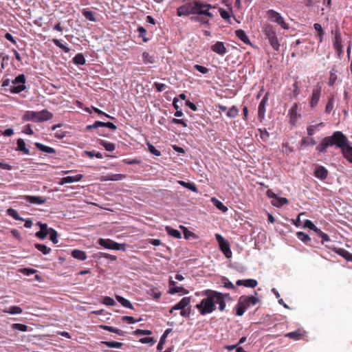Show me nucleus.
<instances>
[{"label": "nucleus", "instance_id": "nucleus-1", "mask_svg": "<svg viewBox=\"0 0 352 352\" xmlns=\"http://www.w3.org/2000/svg\"><path fill=\"white\" fill-rule=\"evenodd\" d=\"M202 296H205L195 307L201 315L213 312L216 309V304L219 305V309L223 311L226 309V300L230 298L229 294H223L212 289H206L202 292Z\"/></svg>", "mask_w": 352, "mask_h": 352}, {"label": "nucleus", "instance_id": "nucleus-2", "mask_svg": "<svg viewBox=\"0 0 352 352\" xmlns=\"http://www.w3.org/2000/svg\"><path fill=\"white\" fill-rule=\"evenodd\" d=\"M215 7L209 3H203L199 0H194L177 8L178 16H188L190 14H205L212 19L214 14L210 12V8Z\"/></svg>", "mask_w": 352, "mask_h": 352}, {"label": "nucleus", "instance_id": "nucleus-3", "mask_svg": "<svg viewBox=\"0 0 352 352\" xmlns=\"http://www.w3.org/2000/svg\"><path fill=\"white\" fill-rule=\"evenodd\" d=\"M53 114L47 109L40 111H27L23 116V121H32L34 122H41L51 120Z\"/></svg>", "mask_w": 352, "mask_h": 352}, {"label": "nucleus", "instance_id": "nucleus-4", "mask_svg": "<svg viewBox=\"0 0 352 352\" xmlns=\"http://www.w3.org/2000/svg\"><path fill=\"white\" fill-rule=\"evenodd\" d=\"M259 299L254 296H241L235 306L236 314L239 316L243 315L246 309L256 305Z\"/></svg>", "mask_w": 352, "mask_h": 352}, {"label": "nucleus", "instance_id": "nucleus-5", "mask_svg": "<svg viewBox=\"0 0 352 352\" xmlns=\"http://www.w3.org/2000/svg\"><path fill=\"white\" fill-rule=\"evenodd\" d=\"M325 138L329 146H336L342 151L349 142L347 138L341 131H336L332 135Z\"/></svg>", "mask_w": 352, "mask_h": 352}, {"label": "nucleus", "instance_id": "nucleus-6", "mask_svg": "<svg viewBox=\"0 0 352 352\" xmlns=\"http://www.w3.org/2000/svg\"><path fill=\"white\" fill-rule=\"evenodd\" d=\"M263 32L272 48L276 51H278L280 48V43L273 26L270 24L265 25L263 28Z\"/></svg>", "mask_w": 352, "mask_h": 352}, {"label": "nucleus", "instance_id": "nucleus-7", "mask_svg": "<svg viewBox=\"0 0 352 352\" xmlns=\"http://www.w3.org/2000/svg\"><path fill=\"white\" fill-rule=\"evenodd\" d=\"M98 244L109 250H122L124 252L126 250V245L125 243H118L109 239H99Z\"/></svg>", "mask_w": 352, "mask_h": 352}, {"label": "nucleus", "instance_id": "nucleus-8", "mask_svg": "<svg viewBox=\"0 0 352 352\" xmlns=\"http://www.w3.org/2000/svg\"><path fill=\"white\" fill-rule=\"evenodd\" d=\"M267 15L268 19L278 24L283 29L289 30V25L287 23L282 16L278 12L274 10L270 9L267 11Z\"/></svg>", "mask_w": 352, "mask_h": 352}, {"label": "nucleus", "instance_id": "nucleus-9", "mask_svg": "<svg viewBox=\"0 0 352 352\" xmlns=\"http://www.w3.org/2000/svg\"><path fill=\"white\" fill-rule=\"evenodd\" d=\"M25 76L24 74H19L12 80V86L10 87V92L12 94H19L25 89Z\"/></svg>", "mask_w": 352, "mask_h": 352}, {"label": "nucleus", "instance_id": "nucleus-10", "mask_svg": "<svg viewBox=\"0 0 352 352\" xmlns=\"http://www.w3.org/2000/svg\"><path fill=\"white\" fill-rule=\"evenodd\" d=\"M332 34H333L335 36L333 43V48L335 49L338 57L341 58L343 54V47L342 45V38L340 28L338 25L336 27L335 30L332 31Z\"/></svg>", "mask_w": 352, "mask_h": 352}, {"label": "nucleus", "instance_id": "nucleus-11", "mask_svg": "<svg viewBox=\"0 0 352 352\" xmlns=\"http://www.w3.org/2000/svg\"><path fill=\"white\" fill-rule=\"evenodd\" d=\"M215 238L219 243L221 252L227 258H230L232 256V253L230 250L229 242L226 240L220 234H216Z\"/></svg>", "mask_w": 352, "mask_h": 352}, {"label": "nucleus", "instance_id": "nucleus-12", "mask_svg": "<svg viewBox=\"0 0 352 352\" xmlns=\"http://www.w3.org/2000/svg\"><path fill=\"white\" fill-rule=\"evenodd\" d=\"M322 87L319 85H316L312 90V94L310 98L309 105L311 108H315L320 100L321 96Z\"/></svg>", "mask_w": 352, "mask_h": 352}, {"label": "nucleus", "instance_id": "nucleus-13", "mask_svg": "<svg viewBox=\"0 0 352 352\" xmlns=\"http://www.w3.org/2000/svg\"><path fill=\"white\" fill-rule=\"evenodd\" d=\"M168 285V292L171 294L176 293H182L184 294H186L188 293V291L187 289H186L184 287L182 286H177V283L171 279L169 280Z\"/></svg>", "mask_w": 352, "mask_h": 352}, {"label": "nucleus", "instance_id": "nucleus-14", "mask_svg": "<svg viewBox=\"0 0 352 352\" xmlns=\"http://www.w3.org/2000/svg\"><path fill=\"white\" fill-rule=\"evenodd\" d=\"M99 127H107L113 131H115L117 129V126L113 123L110 122H103L101 121H96L93 124L87 126V129H97Z\"/></svg>", "mask_w": 352, "mask_h": 352}, {"label": "nucleus", "instance_id": "nucleus-15", "mask_svg": "<svg viewBox=\"0 0 352 352\" xmlns=\"http://www.w3.org/2000/svg\"><path fill=\"white\" fill-rule=\"evenodd\" d=\"M298 104L294 103L292 108L289 109L288 116L289 117V123L292 125H295L296 121L300 117V114L298 113Z\"/></svg>", "mask_w": 352, "mask_h": 352}, {"label": "nucleus", "instance_id": "nucleus-16", "mask_svg": "<svg viewBox=\"0 0 352 352\" xmlns=\"http://www.w3.org/2000/svg\"><path fill=\"white\" fill-rule=\"evenodd\" d=\"M268 98L267 96L265 95L262 98L261 101L259 103L258 107V118L261 121L265 118V107L267 103Z\"/></svg>", "mask_w": 352, "mask_h": 352}, {"label": "nucleus", "instance_id": "nucleus-17", "mask_svg": "<svg viewBox=\"0 0 352 352\" xmlns=\"http://www.w3.org/2000/svg\"><path fill=\"white\" fill-rule=\"evenodd\" d=\"M211 50L221 56L224 55L227 52V49L224 43L221 41L216 42L211 46Z\"/></svg>", "mask_w": 352, "mask_h": 352}, {"label": "nucleus", "instance_id": "nucleus-18", "mask_svg": "<svg viewBox=\"0 0 352 352\" xmlns=\"http://www.w3.org/2000/svg\"><path fill=\"white\" fill-rule=\"evenodd\" d=\"M26 201L30 202V204H43L46 202V199L43 197L39 196H31V195H26L24 198Z\"/></svg>", "mask_w": 352, "mask_h": 352}, {"label": "nucleus", "instance_id": "nucleus-19", "mask_svg": "<svg viewBox=\"0 0 352 352\" xmlns=\"http://www.w3.org/2000/svg\"><path fill=\"white\" fill-rule=\"evenodd\" d=\"M82 177H83V175L81 174H78V175H76L74 176H67V177H63L60 179L59 184L63 185V184H67V183L79 182L82 179Z\"/></svg>", "mask_w": 352, "mask_h": 352}, {"label": "nucleus", "instance_id": "nucleus-20", "mask_svg": "<svg viewBox=\"0 0 352 352\" xmlns=\"http://www.w3.org/2000/svg\"><path fill=\"white\" fill-rule=\"evenodd\" d=\"M328 170L322 166L316 167L314 171V176L320 179H324L327 177Z\"/></svg>", "mask_w": 352, "mask_h": 352}, {"label": "nucleus", "instance_id": "nucleus-21", "mask_svg": "<svg viewBox=\"0 0 352 352\" xmlns=\"http://www.w3.org/2000/svg\"><path fill=\"white\" fill-rule=\"evenodd\" d=\"M38 225L40 227V230L36 233V236L40 239H44L47 235L48 234V228L47 226L45 223H42L41 222L38 223Z\"/></svg>", "mask_w": 352, "mask_h": 352}, {"label": "nucleus", "instance_id": "nucleus-22", "mask_svg": "<svg viewBox=\"0 0 352 352\" xmlns=\"http://www.w3.org/2000/svg\"><path fill=\"white\" fill-rule=\"evenodd\" d=\"M238 286H245L246 287L254 288L258 283L254 279L238 280L236 283Z\"/></svg>", "mask_w": 352, "mask_h": 352}, {"label": "nucleus", "instance_id": "nucleus-23", "mask_svg": "<svg viewBox=\"0 0 352 352\" xmlns=\"http://www.w3.org/2000/svg\"><path fill=\"white\" fill-rule=\"evenodd\" d=\"M190 302V297H184L178 303L173 307V309L183 310L189 305Z\"/></svg>", "mask_w": 352, "mask_h": 352}, {"label": "nucleus", "instance_id": "nucleus-24", "mask_svg": "<svg viewBox=\"0 0 352 352\" xmlns=\"http://www.w3.org/2000/svg\"><path fill=\"white\" fill-rule=\"evenodd\" d=\"M190 17V20L195 22H199L201 25H208L209 23V18L205 14H195Z\"/></svg>", "mask_w": 352, "mask_h": 352}, {"label": "nucleus", "instance_id": "nucleus-25", "mask_svg": "<svg viewBox=\"0 0 352 352\" xmlns=\"http://www.w3.org/2000/svg\"><path fill=\"white\" fill-rule=\"evenodd\" d=\"M305 332L298 329L292 332L287 333L285 335V337L289 338L294 340H299L303 338Z\"/></svg>", "mask_w": 352, "mask_h": 352}, {"label": "nucleus", "instance_id": "nucleus-26", "mask_svg": "<svg viewBox=\"0 0 352 352\" xmlns=\"http://www.w3.org/2000/svg\"><path fill=\"white\" fill-rule=\"evenodd\" d=\"M126 175L124 174H108L103 176L102 181H119L124 179Z\"/></svg>", "mask_w": 352, "mask_h": 352}, {"label": "nucleus", "instance_id": "nucleus-27", "mask_svg": "<svg viewBox=\"0 0 352 352\" xmlns=\"http://www.w3.org/2000/svg\"><path fill=\"white\" fill-rule=\"evenodd\" d=\"M81 12H82V15L84 16V17L87 20H89L92 22H96L97 21V19L95 16L96 13L94 12L93 11H91L87 8H83L81 10Z\"/></svg>", "mask_w": 352, "mask_h": 352}, {"label": "nucleus", "instance_id": "nucleus-28", "mask_svg": "<svg viewBox=\"0 0 352 352\" xmlns=\"http://www.w3.org/2000/svg\"><path fill=\"white\" fill-rule=\"evenodd\" d=\"M235 34L244 43L247 45H252L248 35L244 30L241 29L237 30L235 31Z\"/></svg>", "mask_w": 352, "mask_h": 352}, {"label": "nucleus", "instance_id": "nucleus-29", "mask_svg": "<svg viewBox=\"0 0 352 352\" xmlns=\"http://www.w3.org/2000/svg\"><path fill=\"white\" fill-rule=\"evenodd\" d=\"M35 146L41 151L49 153V154H54L56 153L54 148L45 146L41 143L36 142Z\"/></svg>", "mask_w": 352, "mask_h": 352}, {"label": "nucleus", "instance_id": "nucleus-30", "mask_svg": "<svg viewBox=\"0 0 352 352\" xmlns=\"http://www.w3.org/2000/svg\"><path fill=\"white\" fill-rule=\"evenodd\" d=\"M288 203V199L285 197H277L276 199L272 200V204L277 208H280Z\"/></svg>", "mask_w": 352, "mask_h": 352}, {"label": "nucleus", "instance_id": "nucleus-31", "mask_svg": "<svg viewBox=\"0 0 352 352\" xmlns=\"http://www.w3.org/2000/svg\"><path fill=\"white\" fill-rule=\"evenodd\" d=\"M72 256L74 258H76L80 261H85L87 258L85 252L80 250H74L72 252Z\"/></svg>", "mask_w": 352, "mask_h": 352}, {"label": "nucleus", "instance_id": "nucleus-32", "mask_svg": "<svg viewBox=\"0 0 352 352\" xmlns=\"http://www.w3.org/2000/svg\"><path fill=\"white\" fill-rule=\"evenodd\" d=\"M344 157L351 163H352V146L349 143L346 145L342 151Z\"/></svg>", "mask_w": 352, "mask_h": 352}, {"label": "nucleus", "instance_id": "nucleus-33", "mask_svg": "<svg viewBox=\"0 0 352 352\" xmlns=\"http://www.w3.org/2000/svg\"><path fill=\"white\" fill-rule=\"evenodd\" d=\"M142 61L144 64H153L155 62V57L151 55L147 52H144L142 54Z\"/></svg>", "mask_w": 352, "mask_h": 352}, {"label": "nucleus", "instance_id": "nucleus-34", "mask_svg": "<svg viewBox=\"0 0 352 352\" xmlns=\"http://www.w3.org/2000/svg\"><path fill=\"white\" fill-rule=\"evenodd\" d=\"M98 142L100 145L102 146L107 151H113L116 148L114 144L107 142L106 140L98 139Z\"/></svg>", "mask_w": 352, "mask_h": 352}, {"label": "nucleus", "instance_id": "nucleus-35", "mask_svg": "<svg viewBox=\"0 0 352 352\" xmlns=\"http://www.w3.org/2000/svg\"><path fill=\"white\" fill-rule=\"evenodd\" d=\"M116 298L123 307L131 309H133V305L127 299L123 298L122 296H118V295L116 296Z\"/></svg>", "mask_w": 352, "mask_h": 352}, {"label": "nucleus", "instance_id": "nucleus-36", "mask_svg": "<svg viewBox=\"0 0 352 352\" xmlns=\"http://www.w3.org/2000/svg\"><path fill=\"white\" fill-rule=\"evenodd\" d=\"M314 28L316 30V31L317 32L316 37L318 38L319 43H322V40H323V36H324V32L321 25L319 24V23H314Z\"/></svg>", "mask_w": 352, "mask_h": 352}, {"label": "nucleus", "instance_id": "nucleus-37", "mask_svg": "<svg viewBox=\"0 0 352 352\" xmlns=\"http://www.w3.org/2000/svg\"><path fill=\"white\" fill-rule=\"evenodd\" d=\"M178 184H180L181 186H184V188H186L192 190L194 192H198V189H197V186L192 182H186L184 181L179 180V181H178Z\"/></svg>", "mask_w": 352, "mask_h": 352}, {"label": "nucleus", "instance_id": "nucleus-38", "mask_svg": "<svg viewBox=\"0 0 352 352\" xmlns=\"http://www.w3.org/2000/svg\"><path fill=\"white\" fill-rule=\"evenodd\" d=\"M17 149L19 151L23 152L24 154H26V155H29L30 154L29 149L27 148L26 146H25V141L23 139H21V138H19L17 140Z\"/></svg>", "mask_w": 352, "mask_h": 352}, {"label": "nucleus", "instance_id": "nucleus-39", "mask_svg": "<svg viewBox=\"0 0 352 352\" xmlns=\"http://www.w3.org/2000/svg\"><path fill=\"white\" fill-rule=\"evenodd\" d=\"M165 230L170 236L174 238L180 239L182 237L181 232L177 230H175L170 226H166Z\"/></svg>", "mask_w": 352, "mask_h": 352}, {"label": "nucleus", "instance_id": "nucleus-40", "mask_svg": "<svg viewBox=\"0 0 352 352\" xmlns=\"http://www.w3.org/2000/svg\"><path fill=\"white\" fill-rule=\"evenodd\" d=\"M336 252L344 258L346 260L352 262V254L349 252L347 250L342 248H339Z\"/></svg>", "mask_w": 352, "mask_h": 352}, {"label": "nucleus", "instance_id": "nucleus-41", "mask_svg": "<svg viewBox=\"0 0 352 352\" xmlns=\"http://www.w3.org/2000/svg\"><path fill=\"white\" fill-rule=\"evenodd\" d=\"M85 58L83 56L82 53L77 54L74 58H73V62L76 65H83L85 64Z\"/></svg>", "mask_w": 352, "mask_h": 352}, {"label": "nucleus", "instance_id": "nucleus-42", "mask_svg": "<svg viewBox=\"0 0 352 352\" xmlns=\"http://www.w3.org/2000/svg\"><path fill=\"white\" fill-rule=\"evenodd\" d=\"M328 147H329V143L326 138H324L321 143L316 146V151L320 153H324Z\"/></svg>", "mask_w": 352, "mask_h": 352}, {"label": "nucleus", "instance_id": "nucleus-43", "mask_svg": "<svg viewBox=\"0 0 352 352\" xmlns=\"http://www.w3.org/2000/svg\"><path fill=\"white\" fill-rule=\"evenodd\" d=\"M211 201L216 206V208L221 210L222 212H226L228 210V208L226 206H224V204L220 201H219L217 199L213 197L212 198Z\"/></svg>", "mask_w": 352, "mask_h": 352}, {"label": "nucleus", "instance_id": "nucleus-44", "mask_svg": "<svg viewBox=\"0 0 352 352\" xmlns=\"http://www.w3.org/2000/svg\"><path fill=\"white\" fill-rule=\"evenodd\" d=\"M171 331L170 329H167L164 333H163V335L162 336L161 338H160V340L157 344V349L158 351H162L163 349V346H164V342H165V339L167 337L168 334L169 333V332Z\"/></svg>", "mask_w": 352, "mask_h": 352}, {"label": "nucleus", "instance_id": "nucleus-45", "mask_svg": "<svg viewBox=\"0 0 352 352\" xmlns=\"http://www.w3.org/2000/svg\"><path fill=\"white\" fill-rule=\"evenodd\" d=\"M239 113V109L233 105L230 109H229L227 111L226 116L231 118H234L238 116Z\"/></svg>", "mask_w": 352, "mask_h": 352}, {"label": "nucleus", "instance_id": "nucleus-46", "mask_svg": "<svg viewBox=\"0 0 352 352\" xmlns=\"http://www.w3.org/2000/svg\"><path fill=\"white\" fill-rule=\"evenodd\" d=\"M101 344H104L107 346L108 347L111 348H116V349H120L123 344L122 342H116V341H104L101 342Z\"/></svg>", "mask_w": 352, "mask_h": 352}, {"label": "nucleus", "instance_id": "nucleus-47", "mask_svg": "<svg viewBox=\"0 0 352 352\" xmlns=\"http://www.w3.org/2000/svg\"><path fill=\"white\" fill-rule=\"evenodd\" d=\"M333 104H334V97L333 96H331L329 98L327 103L325 107V113L327 114H329L333 109Z\"/></svg>", "mask_w": 352, "mask_h": 352}, {"label": "nucleus", "instance_id": "nucleus-48", "mask_svg": "<svg viewBox=\"0 0 352 352\" xmlns=\"http://www.w3.org/2000/svg\"><path fill=\"white\" fill-rule=\"evenodd\" d=\"M34 246L35 248L39 250L40 252H41L43 254H47L50 252L51 251V248H48L47 246H46L44 244H41V243H35L34 244Z\"/></svg>", "mask_w": 352, "mask_h": 352}, {"label": "nucleus", "instance_id": "nucleus-49", "mask_svg": "<svg viewBox=\"0 0 352 352\" xmlns=\"http://www.w3.org/2000/svg\"><path fill=\"white\" fill-rule=\"evenodd\" d=\"M7 214L12 217L13 219H14L15 220H19V221H23L24 219L23 218H21L18 212L13 209V208H8L7 210Z\"/></svg>", "mask_w": 352, "mask_h": 352}, {"label": "nucleus", "instance_id": "nucleus-50", "mask_svg": "<svg viewBox=\"0 0 352 352\" xmlns=\"http://www.w3.org/2000/svg\"><path fill=\"white\" fill-rule=\"evenodd\" d=\"M48 234H50V239L53 242V243L56 244L58 243L57 232L54 229L50 228L48 230Z\"/></svg>", "mask_w": 352, "mask_h": 352}, {"label": "nucleus", "instance_id": "nucleus-51", "mask_svg": "<svg viewBox=\"0 0 352 352\" xmlns=\"http://www.w3.org/2000/svg\"><path fill=\"white\" fill-rule=\"evenodd\" d=\"M297 237L298 239L304 242L305 243H307L311 241V238L309 236L303 232H298L296 233Z\"/></svg>", "mask_w": 352, "mask_h": 352}, {"label": "nucleus", "instance_id": "nucleus-52", "mask_svg": "<svg viewBox=\"0 0 352 352\" xmlns=\"http://www.w3.org/2000/svg\"><path fill=\"white\" fill-rule=\"evenodd\" d=\"M52 42L54 43V44L57 46L58 47L60 48L61 50H63L65 52H69L70 49L66 46L65 45L63 44L60 40L57 39V38H53L52 39Z\"/></svg>", "mask_w": 352, "mask_h": 352}, {"label": "nucleus", "instance_id": "nucleus-53", "mask_svg": "<svg viewBox=\"0 0 352 352\" xmlns=\"http://www.w3.org/2000/svg\"><path fill=\"white\" fill-rule=\"evenodd\" d=\"M22 311V309L18 306H11L9 307L8 310L4 311V312L10 314H20Z\"/></svg>", "mask_w": 352, "mask_h": 352}, {"label": "nucleus", "instance_id": "nucleus-54", "mask_svg": "<svg viewBox=\"0 0 352 352\" xmlns=\"http://www.w3.org/2000/svg\"><path fill=\"white\" fill-rule=\"evenodd\" d=\"M148 294L155 300L160 299L162 296V293L157 288L151 289Z\"/></svg>", "mask_w": 352, "mask_h": 352}, {"label": "nucleus", "instance_id": "nucleus-55", "mask_svg": "<svg viewBox=\"0 0 352 352\" xmlns=\"http://www.w3.org/2000/svg\"><path fill=\"white\" fill-rule=\"evenodd\" d=\"M337 74H336V71H335L334 69H332L331 72H330V75H329V82H328V85L329 86L331 87L333 86L336 80H337Z\"/></svg>", "mask_w": 352, "mask_h": 352}, {"label": "nucleus", "instance_id": "nucleus-56", "mask_svg": "<svg viewBox=\"0 0 352 352\" xmlns=\"http://www.w3.org/2000/svg\"><path fill=\"white\" fill-rule=\"evenodd\" d=\"M138 32H139V37L142 38L144 42L146 43L148 41V38L146 36V30L144 27L139 26L138 28Z\"/></svg>", "mask_w": 352, "mask_h": 352}, {"label": "nucleus", "instance_id": "nucleus-57", "mask_svg": "<svg viewBox=\"0 0 352 352\" xmlns=\"http://www.w3.org/2000/svg\"><path fill=\"white\" fill-rule=\"evenodd\" d=\"M12 329L15 330H19L21 331H27L28 330V327L23 324L20 323H13L12 324Z\"/></svg>", "mask_w": 352, "mask_h": 352}, {"label": "nucleus", "instance_id": "nucleus-58", "mask_svg": "<svg viewBox=\"0 0 352 352\" xmlns=\"http://www.w3.org/2000/svg\"><path fill=\"white\" fill-rule=\"evenodd\" d=\"M101 302L105 305H107V306H114L116 305V302L115 300L111 298V297H109V296H104L102 298V300H101Z\"/></svg>", "mask_w": 352, "mask_h": 352}, {"label": "nucleus", "instance_id": "nucleus-59", "mask_svg": "<svg viewBox=\"0 0 352 352\" xmlns=\"http://www.w3.org/2000/svg\"><path fill=\"white\" fill-rule=\"evenodd\" d=\"M304 227L305 228H307L313 231H314L315 232L317 231V230L318 229L315 225L314 223L309 220V219H307L305 220V223H304Z\"/></svg>", "mask_w": 352, "mask_h": 352}, {"label": "nucleus", "instance_id": "nucleus-60", "mask_svg": "<svg viewBox=\"0 0 352 352\" xmlns=\"http://www.w3.org/2000/svg\"><path fill=\"white\" fill-rule=\"evenodd\" d=\"M316 233L320 237L322 238V243H323L324 241H330L329 236L327 234H326V233L323 232L322 231H321L319 228L317 230Z\"/></svg>", "mask_w": 352, "mask_h": 352}, {"label": "nucleus", "instance_id": "nucleus-61", "mask_svg": "<svg viewBox=\"0 0 352 352\" xmlns=\"http://www.w3.org/2000/svg\"><path fill=\"white\" fill-rule=\"evenodd\" d=\"M85 154L89 156L90 158H92L94 157H96L98 159H102V154L100 152H95L94 151H85Z\"/></svg>", "mask_w": 352, "mask_h": 352}, {"label": "nucleus", "instance_id": "nucleus-62", "mask_svg": "<svg viewBox=\"0 0 352 352\" xmlns=\"http://www.w3.org/2000/svg\"><path fill=\"white\" fill-rule=\"evenodd\" d=\"M19 271L23 274L26 275V276H30L31 274L36 273V270L32 269V268H21Z\"/></svg>", "mask_w": 352, "mask_h": 352}, {"label": "nucleus", "instance_id": "nucleus-63", "mask_svg": "<svg viewBox=\"0 0 352 352\" xmlns=\"http://www.w3.org/2000/svg\"><path fill=\"white\" fill-rule=\"evenodd\" d=\"M293 87H294L293 95L295 98H296L300 93V89L298 86V82L297 80H296L294 82Z\"/></svg>", "mask_w": 352, "mask_h": 352}, {"label": "nucleus", "instance_id": "nucleus-64", "mask_svg": "<svg viewBox=\"0 0 352 352\" xmlns=\"http://www.w3.org/2000/svg\"><path fill=\"white\" fill-rule=\"evenodd\" d=\"M194 68L201 74H207L209 69L200 65H195Z\"/></svg>", "mask_w": 352, "mask_h": 352}]
</instances>
